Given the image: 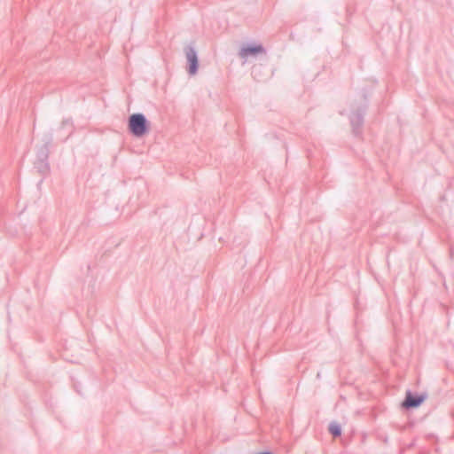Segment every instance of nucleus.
<instances>
[{
	"instance_id": "1",
	"label": "nucleus",
	"mask_w": 454,
	"mask_h": 454,
	"mask_svg": "<svg viewBox=\"0 0 454 454\" xmlns=\"http://www.w3.org/2000/svg\"><path fill=\"white\" fill-rule=\"evenodd\" d=\"M150 121L144 114L136 113L129 116L128 130L132 136L142 137L150 131Z\"/></svg>"
},
{
	"instance_id": "2",
	"label": "nucleus",
	"mask_w": 454,
	"mask_h": 454,
	"mask_svg": "<svg viewBox=\"0 0 454 454\" xmlns=\"http://www.w3.org/2000/svg\"><path fill=\"white\" fill-rule=\"evenodd\" d=\"M51 141V137L48 136L44 140L43 145L39 146L36 150V159L34 162V168L42 176H46L50 172V164L48 160Z\"/></svg>"
},
{
	"instance_id": "3",
	"label": "nucleus",
	"mask_w": 454,
	"mask_h": 454,
	"mask_svg": "<svg viewBox=\"0 0 454 454\" xmlns=\"http://www.w3.org/2000/svg\"><path fill=\"white\" fill-rule=\"evenodd\" d=\"M363 97L365 100V103L363 106H359L356 111L352 112L349 116L352 132L356 137H361L362 135L364 114L368 106L367 95L364 93Z\"/></svg>"
},
{
	"instance_id": "4",
	"label": "nucleus",
	"mask_w": 454,
	"mask_h": 454,
	"mask_svg": "<svg viewBox=\"0 0 454 454\" xmlns=\"http://www.w3.org/2000/svg\"><path fill=\"white\" fill-rule=\"evenodd\" d=\"M187 59V72L190 75L197 74L199 69V58L195 48L192 45H187L184 49Z\"/></svg>"
},
{
	"instance_id": "5",
	"label": "nucleus",
	"mask_w": 454,
	"mask_h": 454,
	"mask_svg": "<svg viewBox=\"0 0 454 454\" xmlns=\"http://www.w3.org/2000/svg\"><path fill=\"white\" fill-rule=\"evenodd\" d=\"M427 397V395L426 393L413 394L411 391L408 390L402 403V406L406 410L418 408L424 403Z\"/></svg>"
},
{
	"instance_id": "6",
	"label": "nucleus",
	"mask_w": 454,
	"mask_h": 454,
	"mask_svg": "<svg viewBox=\"0 0 454 454\" xmlns=\"http://www.w3.org/2000/svg\"><path fill=\"white\" fill-rule=\"evenodd\" d=\"M266 49L262 44L247 43L243 45L239 50V55L242 59H247L248 56H256L258 54H265Z\"/></svg>"
},
{
	"instance_id": "7",
	"label": "nucleus",
	"mask_w": 454,
	"mask_h": 454,
	"mask_svg": "<svg viewBox=\"0 0 454 454\" xmlns=\"http://www.w3.org/2000/svg\"><path fill=\"white\" fill-rule=\"evenodd\" d=\"M60 129L65 130V133H66L65 140L67 138H68L69 136L74 132V129L72 119H70V118L64 119L61 122Z\"/></svg>"
},
{
	"instance_id": "8",
	"label": "nucleus",
	"mask_w": 454,
	"mask_h": 454,
	"mask_svg": "<svg viewBox=\"0 0 454 454\" xmlns=\"http://www.w3.org/2000/svg\"><path fill=\"white\" fill-rule=\"evenodd\" d=\"M329 432L333 437H339L341 435V427L338 423H331L329 426Z\"/></svg>"
},
{
	"instance_id": "9",
	"label": "nucleus",
	"mask_w": 454,
	"mask_h": 454,
	"mask_svg": "<svg viewBox=\"0 0 454 454\" xmlns=\"http://www.w3.org/2000/svg\"><path fill=\"white\" fill-rule=\"evenodd\" d=\"M450 257L453 258V256H454V247H450Z\"/></svg>"
}]
</instances>
